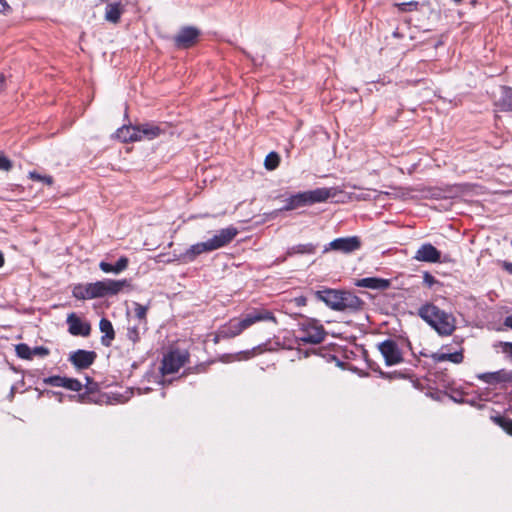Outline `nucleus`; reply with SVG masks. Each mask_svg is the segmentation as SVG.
<instances>
[{
	"mask_svg": "<svg viewBox=\"0 0 512 512\" xmlns=\"http://www.w3.org/2000/svg\"><path fill=\"white\" fill-rule=\"evenodd\" d=\"M63 387L67 388V389H69L71 391L78 392V391H80L82 389V384L77 379L66 378L65 377L64 386Z\"/></svg>",
	"mask_w": 512,
	"mask_h": 512,
	"instance_id": "nucleus-32",
	"label": "nucleus"
},
{
	"mask_svg": "<svg viewBox=\"0 0 512 512\" xmlns=\"http://www.w3.org/2000/svg\"><path fill=\"white\" fill-rule=\"evenodd\" d=\"M430 357L434 362L450 361L455 364H460L464 358L462 349L454 353H432Z\"/></svg>",
	"mask_w": 512,
	"mask_h": 512,
	"instance_id": "nucleus-19",
	"label": "nucleus"
},
{
	"mask_svg": "<svg viewBox=\"0 0 512 512\" xmlns=\"http://www.w3.org/2000/svg\"><path fill=\"white\" fill-rule=\"evenodd\" d=\"M423 281L428 286L431 287L433 284L436 283V279L434 276H432L430 273L426 272L423 275Z\"/></svg>",
	"mask_w": 512,
	"mask_h": 512,
	"instance_id": "nucleus-41",
	"label": "nucleus"
},
{
	"mask_svg": "<svg viewBox=\"0 0 512 512\" xmlns=\"http://www.w3.org/2000/svg\"><path fill=\"white\" fill-rule=\"evenodd\" d=\"M96 353L93 351L77 350L70 355V361L78 369H86L94 362Z\"/></svg>",
	"mask_w": 512,
	"mask_h": 512,
	"instance_id": "nucleus-14",
	"label": "nucleus"
},
{
	"mask_svg": "<svg viewBox=\"0 0 512 512\" xmlns=\"http://www.w3.org/2000/svg\"><path fill=\"white\" fill-rule=\"evenodd\" d=\"M137 132L142 136L143 139L152 140L161 134V129L158 126L152 124H143L137 126Z\"/></svg>",
	"mask_w": 512,
	"mask_h": 512,
	"instance_id": "nucleus-22",
	"label": "nucleus"
},
{
	"mask_svg": "<svg viewBox=\"0 0 512 512\" xmlns=\"http://www.w3.org/2000/svg\"><path fill=\"white\" fill-rule=\"evenodd\" d=\"M28 177L31 179V180H34V181H41V182H44L45 184L47 185H52L53 184V178L51 176H48V175H40L38 174L37 172L35 171H31L29 172L28 174Z\"/></svg>",
	"mask_w": 512,
	"mask_h": 512,
	"instance_id": "nucleus-31",
	"label": "nucleus"
},
{
	"mask_svg": "<svg viewBox=\"0 0 512 512\" xmlns=\"http://www.w3.org/2000/svg\"><path fill=\"white\" fill-rule=\"evenodd\" d=\"M187 360V352L180 350L172 351L163 358L161 371L163 374L175 373L187 362Z\"/></svg>",
	"mask_w": 512,
	"mask_h": 512,
	"instance_id": "nucleus-8",
	"label": "nucleus"
},
{
	"mask_svg": "<svg viewBox=\"0 0 512 512\" xmlns=\"http://www.w3.org/2000/svg\"><path fill=\"white\" fill-rule=\"evenodd\" d=\"M11 11V7L6 0H0V13L6 14Z\"/></svg>",
	"mask_w": 512,
	"mask_h": 512,
	"instance_id": "nucleus-42",
	"label": "nucleus"
},
{
	"mask_svg": "<svg viewBox=\"0 0 512 512\" xmlns=\"http://www.w3.org/2000/svg\"><path fill=\"white\" fill-rule=\"evenodd\" d=\"M501 97L497 100L496 105L504 111H512V88L502 87Z\"/></svg>",
	"mask_w": 512,
	"mask_h": 512,
	"instance_id": "nucleus-23",
	"label": "nucleus"
},
{
	"mask_svg": "<svg viewBox=\"0 0 512 512\" xmlns=\"http://www.w3.org/2000/svg\"><path fill=\"white\" fill-rule=\"evenodd\" d=\"M259 321H271L277 324V320L271 311L266 309L254 310L246 314L242 319H232L227 324L221 326L216 334L215 341L217 342L220 338L228 339L236 337Z\"/></svg>",
	"mask_w": 512,
	"mask_h": 512,
	"instance_id": "nucleus-1",
	"label": "nucleus"
},
{
	"mask_svg": "<svg viewBox=\"0 0 512 512\" xmlns=\"http://www.w3.org/2000/svg\"><path fill=\"white\" fill-rule=\"evenodd\" d=\"M357 285L370 289L385 290L390 286V281L382 278L367 277L359 280Z\"/></svg>",
	"mask_w": 512,
	"mask_h": 512,
	"instance_id": "nucleus-18",
	"label": "nucleus"
},
{
	"mask_svg": "<svg viewBox=\"0 0 512 512\" xmlns=\"http://www.w3.org/2000/svg\"><path fill=\"white\" fill-rule=\"evenodd\" d=\"M99 328L100 331L104 333V336L101 338V343L104 346H110L111 341L115 337V332L112 323L108 319L102 318L99 323Z\"/></svg>",
	"mask_w": 512,
	"mask_h": 512,
	"instance_id": "nucleus-20",
	"label": "nucleus"
},
{
	"mask_svg": "<svg viewBox=\"0 0 512 512\" xmlns=\"http://www.w3.org/2000/svg\"><path fill=\"white\" fill-rule=\"evenodd\" d=\"M64 380H65V377L53 376V377H49L48 379H46L45 382L52 386H55V387H63Z\"/></svg>",
	"mask_w": 512,
	"mask_h": 512,
	"instance_id": "nucleus-37",
	"label": "nucleus"
},
{
	"mask_svg": "<svg viewBox=\"0 0 512 512\" xmlns=\"http://www.w3.org/2000/svg\"><path fill=\"white\" fill-rule=\"evenodd\" d=\"M237 234L238 230L232 226L221 229L212 238L207 240L211 251L228 245L237 236Z\"/></svg>",
	"mask_w": 512,
	"mask_h": 512,
	"instance_id": "nucleus-9",
	"label": "nucleus"
},
{
	"mask_svg": "<svg viewBox=\"0 0 512 512\" xmlns=\"http://www.w3.org/2000/svg\"><path fill=\"white\" fill-rule=\"evenodd\" d=\"M504 324L512 329V315L505 318Z\"/></svg>",
	"mask_w": 512,
	"mask_h": 512,
	"instance_id": "nucleus-45",
	"label": "nucleus"
},
{
	"mask_svg": "<svg viewBox=\"0 0 512 512\" xmlns=\"http://www.w3.org/2000/svg\"><path fill=\"white\" fill-rule=\"evenodd\" d=\"M128 258L121 257L117 263L114 265L115 268V274H119L120 272L124 271L128 267Z\"/></svg>",
	"mask_w": 512,
	"mask_h": 512,
	"instance_id": "nucleus-36",
	"label": "nucleus"
},
{
	"mask_svg": "<svg viewBox=\"0 0 512 512\" xmlns=\"http://www.w3.org/2000/svg\"><path fill=\"white\" fill-rule=\"evenodd\" d=\"M316 250V246L312 243L298 244L290 247L287 250V255L292 256L295 254H313Z\"/></svg>",
	"mask_w": 512,
	"mask_h": 512,
	"instance_id": "nucleus-25",
	"label": "nucleus"
},
{
	"mask_svg": "<svg viewBox=\"0 0 512 512\" xmlns=\"http://www.w3.org/2000/svg\"><path fill=\"white\" fill-rule=\"evenodd\" d=\"M49 354V350L43 346L35 347L32 349V357L35 355L46 356Z\"/></svg>",
	"mask_w": 512,
	"mask_h": 512,
	"instance_id": "nucleus-39",
	"label": "nucleus"
},
{
	"mask_svg": "<svg viewBox=\"0 0 512 512\" xmlns=\"http://www.w3.org/2000/svg\"><path fill=\"white\" fill-rule=\"evenodd\" d=\"M72 294L75 298L79 299V300H86V299H91V294H90V291H89V284H79V285H76L74 288H73V291H72Z\"/></svg>",
	"mask_w": 512,
	"mask_h": 512,
	"instance_id": "nucleus-28",
	"label": "nucleus"
},
{
	"mask_svg": "<svg viewBox=\"0 0 512 512\" xmlns=\"http://www.w3.org/2000/svg\"><path fill=\"white\" fill-rule=\"evenodd\" d=\"M134 306L135 317L138 319L139 325L142 327V329L145 330L147 324L146 315L148 311V306H144L139 303H135Z\"/></svg>",
	"mask_w": 512,
	"mask_h": 512,
	"instance_id": "nucleus-26",
	"label": "nucleus"
},
{
	"mask_svg": "<svg viewBox=\"0 0 512 512\" xmlns=\"http://www.w3.org/2000/svg\"><path fill=\"white\" fill-rule=\"evenodd\" d=\"M478 378L488 384H497L501 382H512V371L499 370L496 372L483 373Z\"/></svg>",
	"mask_w": 512,
	"mask_h": 512,
	"instance_id": "nucleus-15",
	"label": "nucleus"
},
{
	"mask_svg": "<svg viewBox=\"0 0 512 512\" xmlns=\"http://www.w3.org/2000/svg\"><path fill=\"white\" fill-rule=\"evenodd\" d=\"M502 267L510 274H512V263L510 262H507V261H503L502 262Z\"/></svg>",
	"mask_w": 512,
	"mask_h": 512,
	"instance_id": "nucleus-44",
	"label": "nucleus"
},
{
	"mask_svg": "<svg viewBox=\"0 0 512 512\" xmlns=\"http://www.w3.org/2000/svg\"><path fill=\"white\" fill-rule=\"evenodd\" d=\"M4 264V256L2 254V252L0 251V267H2Z\"/></svg>",
	"mask_w": 512,
	"mask_h": 512,
	"instance_id": "nucleus-46",
	"label": "nucleus"
},
{
	"mask_svg": "<svg viewBox=\"0 0 512 512\" xmlns=\"http://www.w3.org/2000/svg\"><path fill=\"white\" fill-rule=\"evenodd\" d=\"M331 196L327 188H317L311 191H304L290 196L286 199V205L283 210H294L306 205H312L326 201Z\"/></svg>",
	"mask_w": 512,
	"mask_h": 512,
	"instance_id": "nucleus-4",
	"label": "nucleus"
},
{
	"mask_svg": "<svg viewBox=\"0 0 512 512\" xmlns=\"http://www.w3.org/2000/svg\"><path fill=\"white\" fill-rule=\"evenodd\" d=\"M89 291L91 294V299L105 297L104 280L89 283Z\"/></svg>",
	"mask_w": 512,
	"mask_h": 512,
	"instance_id": "nucleus-27",
	"label": "nucleus"
},
{
	"mask_svg": "<svg viewBox=\"0 0 512 512\" xmlns=\"http://www.w3.org/2000/svg\"><path fill=\"white\" fill-rule=\"evenodd\" d=\"M99 267L105 273H114L115 274L114 266L107 262H104V261L100 262Z\"/></svg>",
	"mask_w": 512,
	"mask_h": 512,
	"instance_id": "nucleus-40",
	"label": "nucleus"
},
{
	"mask_svg": "<svg viewBox=\"0 0 512 512\" xmlns=\"http://www.w3.org/2000/svg\"><path fill=\"white\" fill-rule=\"evenodd\" d=\"M280 162V157L276 152H270L264 161V166L267 170H274L278 167Z\"/></svg>",
	"mask_w": 512,
	"mask_h": 512,
	"instance_id": "nucleus-29",
	"label": "nucleus"
},
{
	"mask_svg": "<svg viewBox=\"0 0 512 512\" xmlns=\"http://www.w3.org/2000/svg\"><path fill=\"white\" fill-rule=\"evenodd\" d=\"M504 352L512 358V343H505Z\"/></svg>",
	"mask_w": 512,
	"mask_h": 512,
	"instance_id": "nucleus-43",
	"label": "nucleus"
},
{
	"mask_svg": "<svg viewBox=\"0 0 512 512\" xmlns=\"http://www.w3.org/2000/svg\"><path fill=\"white\" fill-rule=\"evenodd\" d=\"M316 296L325 302L330 308L337 311L347 309L357 310L360 308L361 300L349 292H339L336 290L317 291Z\"/></svg>",
	"mask_w": 512,
	"mask_h": 512,
	"instance_id": "nucleus-3",
	"label": "nucleus"
},
{
	"mask_svg": "<svg viewBox=\"0 0 512 512\" xmlns=\"http://www.w3.org/2000/svg\"><path fill=\"white\" fill-rule=\"evenodd\" d=\"M495 422L501 426L508 434L512 435V420L502 417H496Z\"/></svg>",
	"mask_w": 512,
	"mask_h": 512,
	"instance_id": "nucleus-34",
	"label": "nucleus"
},
{
	"mask_svg": "<svg viewBox=\"0 0 512 512\" xmlns=\"http://www.w3.org/2000/svg\"><path fill=\"white\" fill-rule=\"evenodd\" d=\"M361 239L358 236H350L337 238L331 241L328 246L324 248V253L330 250L338 251L344 254H349L361 248Z\"/></svg>",
	"mask_w": 512,
	"mask_h": 512,
	"instance_id": "nucleus-6",
	"label": "nucleus"
},
{
	"mask_svg": "<svg viewBox=\"0 0 512 512\" xmlns=\"http://www.w3.org/2000/svg\"><path fill=\"white\" fill-rule=\"evenodd\" d=\"M67 324L69 325V332L74 336H88L91 331L89 323L82 321L75 313L67 316Z\"/></svg>",
	"mask_w": 512,
	"mask_h": 512,
	"instance_id": "nucleus-12",
	"label": "nucleus"
},
{
	"mask_svg": "<svg viewBox=\"0 0 512 512\" xmlns=\"http://www.w3.org/2000/svg\"><path fill=\"white\" fill-rule=\"evenodd\" d=\"M104 286H105V296L116 295L124 287L129 286V282L126 279H123V280L106 279V280H104Z\"/></svg>",
	"mask_w": 512,
	"mask_h": 512,
	"instance_id": "nucleus-21",
	"label": "nucleus"
},
{
	"mask_svg": "<svg viewBox=\"0 0 512 512\" xmlns=\"http://www.w3.org/2000/svg\"><path fill=\"white\" fill-rule=\"evenodd\" d=\"M440 257V251L430 243L422 244L414 255L415 260L428 263H437Z\"/></svg>",
	"mask_w": 512,
	"mask_h": 512,
	"instance_id": "nucleus-11",
	"label": "nucleus"
},
{
	"mask_svg": "<svg viewBox=\"0 0 512 512\" xmlns=\"http://www.w3.org/2000/svg\"><path fill=\"white\" fill-rule=\"evenodd\" d=\"M419 316L441 336H449L456 329V320L450 313L441 310L434 304L423 305Z\"/></svg>",
	"mask_w": 512,
	"mask_h": 512,
	"instance_id": "nucleus-2",
	"label": "nucleus"
},
{
	"mask_svg": "<svg viewBox=\"0 0 512 512\" xmlns=\"http://www.w3.org/2000/svg\"><path fill=\"white\" fill-rule=\"evenodd\" d=\"M198 36L199 31L197 29L193 27L182 28L175 36V44L180 48H188L195 43Z\"/></svg>",
	"mask_w": 512,
	"mask_h": 512,
	"instance_id": "nucleus-13",
	"label": "nucleus"
},
{
	"mask_svg": "<svg viewBox=\"0 0 512 512\" xmlns=\"http://www.w3.org/2000/svg\"><path fill=\"white\" fill-rule=\"evenodd\" d=\"M378 349L387 366H393L403 361L402 351L394 340L387 339L379 343Z\"/></svg>",
	"mask_w": 512,
	"mask_h": 512,
	"instance_id": "nucleus-7",
	"label": "nucleus"
},
{
	"mask_svg": "<svg viewBox=\"0 0 512 512\" xmlns=\"http://www.w3.org/2000/svg\"><path fill=\"white\" fill-rule=\"evenodd\" d=\"M326 331L323 325L315 320L306 318L299 324L298 334L296 339L298 342L304 344H320L324 341Z\"/></svg>",
	"mask_w": 512,
	"mask_h": 512,
	"instance_id": "nucleus-5",
	"label": "nucleus"
},
{
	"mask_svg": "<svg viewBox=\"0 0 512 512\" xmlns=\"http://www.w3.org/2000/svg\"><path fill=\"white\" fill-rule=\"evenodd\" d=\"M418 5V2H415V1H410V2H404V3H400V4H397L398 8L400 11H411L413 9H416Z\"/></svg>",
	"mask_w": 512,
	"mask_h": 512,
	"instance_id": "nucleus-38",
	"label": "nucleus"
},
{
	"mask_svg": "<svg viewBox=\"0 0 512 512\" xmlns=\"http://www.w3.org/2000/svg\"><path fill=\"white\" fill-rule=\"evenodd\" d=\"M140 325L129 326L127 331V337L132 342H137L140 339Z\"/></svg>",
	"mask_w": 512,
	"mask_h": 512,
	"instance_id": "nucleus-33",
	"label": "nucleus"
},
{
	"mask_svg": "<svg viewBox=\"0 0 512 512\" xmlns=\"http://www.w3.org/2000/svg\"><path fill=\"white\" fill-rule=\"evenodd\" d=\"M456 3H460L462 0H453Z\"/></svg>",
	"mask_w": 512,
	"mask_h": 512,
	"instance_id": "nucleus-47",
	"label": "nucleus"
},
{
	"mask_svg": "<svg viewBox=\"0 0 512 512\" xmlns=\"http://www.w3.org/2000/svg\"><path fill=\"white\" fill-rule=\"evenodd\" d=\"M16 353L20 358L32 359V349L27 344H18L16 346Z\"/></svg>",
	"mask_w": 512,
	"mask_h": 512,
	"instance_id": "nucleus-30",
	"label": "nucleus"
},
{
	"mask_svg": "<svg viewBox=\"0 0 512 512\" xmlns=\"http://www.w3.org/2000/svg\"><path fill=\"white\" fill-rule=\"evenodd\" d=\"M13 168L12 161L6 157L3 153L0 152V170L1 171H10Z\"/></svg>",
	"mask_w": 512,
	"mask_h": 512,
	"instance_id": "nucleus-35",
	"label": "nucleus"
},
{
	"mask_svg": "<svg viewBox=\"0 0 512 512\" xmlns=\"http://www.w3.org/2000/svg\"><path fill=\"white\" fill-rule=\"evenodd\" d=\"M137 126H123L116 132V137L123 141H140L142 136L137 132Z\"/></svg>",
	"mask_w": 512,
	"mask_h": 512,
	"instance_id": "nucleus-17",
	"label": "nucleus"
},
{
	"mask_svg": "<svg viewBox=\"0 0 512 512\" xmlns=\"http://www.w3.org/2000/svg\"><path fill=\"white\" fill-rule=\"evenodd\" d=\"M206 252H211L207 241L192 245L182 254L181 257L183 260L190 262L193 261L198 255Z\"/></svg>",
	"mask_w": 512,
	"mask_h": 512,
	"instance_id": "nucleus-16",
	"label": "nucleus"
},
{
	"mask_svg": "<svg viewBox=\"0 0 512 512\" xmlns=\"http://www.w3.org/2000/svg\"><path fill=\"white\" fill-rule=\"evenodd\" d=\"M306 298L304 296L295 297L292 299H288L284 301V304L282 306L283 310L287 314H297L294 310L295 308H301L306 305Z\"/></svg>",
	"mask_w": 512,
	"mask_h": 512,
	"instance_id": "nucleus-24",
	"label": "nucleus"
},
{
	"mask_svg": "<svg viewBox=\"0 0 512 512\" xmlns=\"http://www.w3.org/2000/svg\"><path fill=\"white\" fill-rule=\"evenodd\" d=\"M130 0H108L105 9V20L111 23H118L125 7Z\"/></svg>",
	"mask_w": 512,
	"mask_h": 512,
	"instance_id": "nucleus-10",
	"label": "nucleus"
}]
</instances>
